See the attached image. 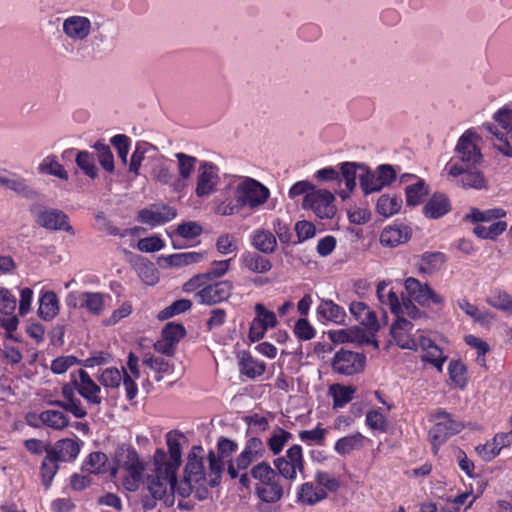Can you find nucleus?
Masks as SVG:
<instances>
[{"instance_id":"f257e3e1","label":"nucleus","mask_w":512,"mask_h":512,"mask_svg":"<svg viewBox=\"0 0 512 512\" xmlns=\"http://www.w3.org/2000/svg\"><path fill=\"white\" fill-rule=\"evenodd\" d=\"M183 435L170 431L166 434L168 452L161 448L153 455V470L148 474L141 496L144 510H152L157 501L166 495L173 496L177 485V471L182 463V450L179 438Z\"/></svg>"},{"instance_id":"f03ea898","label":"nucleus","mask_w":512,"mask_h":512,"mask_svg":"<svg viewBox=\"0 0 512 512\" xmlns=\"http://www.w3.org/2000/svg\"><path fill=\"white\" fill-rule=\"evenodd\" d=\"M250 475L256 481L255 495L262 502L274 504L283 498L286 484L268 462L261 461L252 466Z\"/></svg>"},{"instance_id":"7ed1b4c3","label":"nucleus","mask_w":512,"mask_h":512,"mask_svg":"<svg viewBox=\"0 0 512 512\" xmlns=\"http://www.w3.org/2000/svg\"><path fill=\"white\" fill-rule=\"evenodd\" d=\"M429 421L433 422V426L428 432L429 441L433 454H437L441 446L448 439L459 434L464 429V423L456 419L451 413L443 408L435 409L429 417Z\"/></svg>"},{"instance_id":"20e7f679","label":"nucleus","mask_w":512,"mask_h":512,"mask_svg":"<svg viewBox=\"0 0 512 512\" xmlns=\"http://www.w3.org/2000/svg\"><path fill=\"white\" fill-rule=\"evenodd\" d=\"M493 119L494 124L485 123L483 127L497 139L498 150L502 154L512 157V110L499 109L495 112Z\"/></svg>"},{"instance_id":"39448f33","label":"nucleus","mask_w":512,"mask_h":512,"mask_svg":"<svg viewBox=\"0 0 512 512\" xmlns=\"http://www.w3.org/2000/svg\"><path fill=\"white\" fill-rule=\"evenodd\" d=\"M266 449L264 442L258 437H250L246 440L243 450L235 459H230L227 465V473L231 479H236L240 471H246L258 460L264 458Z\"/></svg>"},{"instance_id":"423d86ee","label":"nucleus","mask_w":512,"mask_h":512,"mask_svg":"<svg viewBox=\"0 0 512 512\" xmlns=\"http://www.w3.org/2000/svg\"><path fill=\"white\" fill-rule=\"evenodd\" d=\"M273 465L280 479L285 484L288 483V490H290L292 482L297 478V472L303 473L304 471L305 460L302 447L299 444L292 445L284 456L273 460Z\"/></svg>"},{"instance_id":"0eeeda50","label":"nucleus","mask_w":512,"mask_h":512,"mask_svg":"<svg viewBox=\"0 0 512 512\" xmlns=\"http://www.w3.org/2000/svg\"><path fill=\"white\" fill-rule=\"evenodd\" d=\"M269 196V189L252 178H246L236 189V201L250 209H256L263 205Z\"/></svg>"},{"instance_id":"6e6552de","label":"nucleus","mask_w":512,"mask_h":512,"mask_svg":"<svg viewBox=\"0 0 512 512\" xmlns=\"http://www.w3.org/2000/svg\"><path fill=\"white\" fill-rule=\"evenodd\" d=\"M445 170L453 178H456L457 186L463 189H486L488 181L484 174L476 169L465 168L458 162H453L451 159L445 166Z\"/></svg>"},{"instance_id":"1a4fd4ad","label":"nucleus","mask_w":512,"mask_h":512,"mask_svg":"<svg viewBox=\"0 0 512 512\" xmlns=\"http://www.w3.org/2000/svg\"><path fill=\"white\" fill-rule=\"evenodd\" d=\"M366 365L364 353L346 349L338 350L331 359L332 370L344 376H352L361 373Z\"/></svg>"},{"instance_id":"9d476101","label":"nucleus","mask_w":512,"mask_h":512,"mask_svg":"<svg viewBox=\"0 0 512 512\" xmlns=\"http://www.w3.org/2000/svg\"><path fill=\"white\" fill-rule=\"evenodd\" d=\"M404 286L410 299L422 307L431 305L442 307L445 303L444 297L436 293L427 283H422L414 277H408Z\"/></svg>"},{"instance_id":"9b49d317","label":"nucleus","mask_w":512,"mask_h":512,"mask_svg":"<svg viewBox=\"0 0 512 512\" xmlns=\"http://www.w3.org/2000/svg\"><path fill=\"white\" fill-rule=\"evenodd\" d=\"M35 217V222L47 230L59 231L63 230L67 233L74 235L75 231L69 223L68 215L59 209L43 208L38 210H31Z\"/></svg>"},{"instance_id":"f8f14e48","label":"nucleus","mask_w":512,"mask_h":512,"mask_svg":"<svg viewBox=\"0 0 512 512\" xmlns=\"http://www.w3.org/2000/svg\"><path fill=\"white\" fill-rule=\"evenodd\" d=\"M334 200V195L328 190H313L304 196L303 207L313 210L320 219H328L335 214Z\"/></svg>"},{"instance_id":"ddd939ff","label":"nucleus","mask_w":512,"mask_h":512,"mask_svg":"<svg viewBox=\"0 0 512 512\" xmlns=\"http://www.w3.org/2000/svg\"><path fill=\"white\" fill-rule=\"evenodd\" d=\"M219 168L212 162L201 161L197 170L195 194L199 198L207 197L217 190Z\"/></svg>"},{"instance_id":"4468645a","label":"nucleus","mask_w":512,"mask_h":512,"mask_svg":"<svg viewBox=\"0 0 512 512\" xmlns=\"http://www.w3.org/2000/svg\"><path fill=\"white\" fill-rule=\"evenodd\" d=\"M176 216V208L166 204H152L138 211L137 220L154 228L172 221Z\"/></svg>"},{"instance_id":"2eb2a0df","label":"nucleus","mask_w":512,"mask_h":512,"mask_svg":"<svg viewBox=\"0 0 512 512\" xmlns=\"http://www.w3.org/2000/svg\"><path fill=\"white\" fill-rule=\"evenodd\" d=\"M477 138L476 133L467 130L458 140L456 152L459 155V164L465 168H473L480 163L482 154L473 139Z\"/></svg>"},{"instance_id":"dca6fc26","label":"nucleus","mask_w":512,"mask_h":512,"mask_svg":"<svg viewBox=\"0 0 512 512\" xmlns=\"http://www.w3.org/2000/svg\"><path fill=\"white\" fill-rule=\"evenodd\" d=\"M184 482L187 488L180 492L182 496L189 495L193 485H204L206 481V469L202 457L194 452L190 453L184 468Z\"/></svg>"},{"instance_id":"f3484780","label":"nucleus","mask_w":512,"mask_h":512,"mask_svg":"<svg viewBox=\"0 0 512 512\" xmlns=\"http://www.w3.org/2000/svg\"><path fill=\"white\" fill-rule=\"evenodd\" d=\"M255 318L250 324L249 338L251 341H259L269 328H274L278 321L275 313L268 310L263 304L257 303L254 307Z\"/></svg>"},{"instance_id":"a211bd4d","label":"nucleus","mask_w":512,"mask_h":512,"mask_svg":"<svg viewBox=\"0 0 512 512\" xmlns=\"http://www.w3.org/2000/svg\"><path fill=\"white\" fill-rule=\"evenodd\" d=\"M232 289V282L228 280L218 281L213 284H206L195 294V297L201 304L215 305L227 300L232 293Z\"/></svg>"},{"instance_id":"6ab92c4d","label":"nucleus","mask_w":512,"mask_h":512,"mask_svg":"<svg viewBox=\"0 0 512 512\" xmlns=\"http://www.w3.org/2000/svg\"><path fill=\"white\" fill-rule=\"evenodd\" d=\"M413 324L402 316L397 319L390 327V335L397 346L402 349L416 351L418 349V339L411 336L410 332Z\"/></svg>"},{"instance_id":"aec40b11","label":"nucleus","mask_w":512,"mask_h":512,"mask_svg":"<svg viewBox=\"0 0 512 512\" xmlns=\"http://www.w3.org/2000/svg\"><path fill=\"white\" fill-rule=\"evenodd\" d=\"M349 311L356 321L365 327L368 333L376 335L380 330V322L376 312L362 301H353L349 305Z\"/></svg>"},{"instance_id":"412c9836","label":"nucleus","mask_w":512,"mask_h":512,"mask_svg":"<svg viewBox=\"0 0 512 512\" xmlns=\"http://www.w3.org/2000/svg\"><path fill=\"white\" fill-rule=\"evenodd\" d=\"M79 380H73L77 392L90 404L99 405L102 402L100 386L84 369L78 370Z\"/></svg>"},{"instance_id":"4be33fe9","label":"nucleus","mask_w":512,"mask_h":512,"mask_svg":"<svg viewBox=\"0 0 512 512\" xmlns=\"http://www.w3.org/2000/svg\"><path fill=\"white\" fill-rule=\"evenodd\" d=\"M178 162L179 177L174 179L172 188L174 192L181 193L187 187V181L195 171L197 158L183 152L175 154Z\"/></svg>"},{"instance_id":"5701e85b","label":"nucleus","mask_w":512,"mask_h":512,"mask_svg":"<svg viewBox=\"0 0 512 512\" xmlns=\"http://www.w3.org/2000/svg\"><path fill=\"white\" fill-rule=\"evenodd\" d=\"M418 347L421 348L423 355L422 361L428 362L433 365L439 372H442L443 365L447 360L443 350L430 338L420 336L418 338Z\"/></svg>"},{"instance_id":"b1692460","label":"nucleus","mask_w":512,"mask_h":512,"mask_svg":"<svg viewBox=\"0 0 512 512\" xmlns=\"http://www.w3.org/2000/svg\"><path fill=\"white\" fill-rule=\"evenodd\" d=\"M411 238V230L403 224L385 227L380 234V243L385 247H397Z\"/></svg>"},{"instance_id":"393cba45","label":"nucleus","mask_w":512,"mask_h":512,"mask_svg":"<svg viewBox=\"0 0 512 512\" xmlns=\"http://www.w3.org/2000/svg\"><path fill=\"white\" fill-rule=\"evenodd\" d=\"M241 266L256 274L268 273L273 265L270 259L257 251H245L240 257Z\"/></svg>"},{"instance_id":"a878e982","label":"nucleus","mask_w":512,"mask_h":512,"mask_svg":"<svg viewBox=\"0 0 512 512\" xmlns=\"http://www.w3.org/2000/svg\"><path fill=\"white\" fill-rule=\"evenodd\" d=\"M47 452H50L59 462H72L77 458L80 446L75 440L64 438L51 445Z\"/></svg>"},{"instance_id":"bb28decb","label":"nucleus","mask_w":512,"mask_h":512,"mask_svg":"<svg viewBox=\"0 0 512 512\" xmlns=\"http://www.w3.org/2000/svg\"><path fill=\"white\" fill-rule=\"evenodd\" d=\"M250 243L257 252L272 254L277 249V238L273 232L263 228L255 229L250 234Z\"/></svg>"},{"instance_id":"cd10ccee","label":"nucleus","mask_w":512,"mask_h":512,"mask_svg":"<svg viewBox=\"0 0 512 512\" xmlns=\"http://www.w3.org/2000/svg\"><path fill=\"white\" fill-rule=\"evenodd\" d=\"M266 370V363L254 358L249 352H243L239 359V371L248 379L261 377Z\"/></svg>"},{"instance_id":"c85d7f7f","label":"nucleus","mask_w":512,"mask_h":512,"mask_svg":"<svg viewBox=\"0 0 512 512\" xmlns=\"http://www.w3.org/2000/svg\"><path fill=\"white\" fill-rule=\"evenodd\" d=\"M91 23L88 18L72 16L63 23V30L67 36L73 39L82 40L90 33Z\"/></svg>"},{"instance_id":"c756f323","label":"nucleus","mask_w":512,"mask_h":512,"mask_svg":"<svg viewBox=\"0 0 512 512\" xmlns=\"http://www.w3.org/2000/svg\"><path fill=\"white\" fill-rule=\"evenodd\" d=\"M59 313V299L54 291L41 293L39 298L38 315L44 321L53 320Z\"/></svg>"},{"instance_id":"7c9ffc66","label":"nucleus","mask_w":512,"mask_h":512,"mask_svg":"<svg viewBox=\"0 0 512 512\" xmlns=\"http://www.w3.org/2000/svg\"><path fill=\"white\" fill-rule=\"evenodd\" d=\"M451 210V204L445 194H434L424 205L423 213L431 219H438Z\"/></svg>"},{"instance_id":"2f4dec72","label":"nucleus","mask_w":512,"mask_h":512,"mask_svg":"<svg viewBox=\"0 0 512 512\" xmlns=\"http://www.w3.org/2000/svg\"><path fill=\"white\" fill-rule=\"evenodd\" d=\"M145 469L146 466L144 463L119 471L121 473L120 480L123 488L129 492L137 491L140 486L144 484Z\"/></svg>"},{"instance_id":"473e14b6","label":"nucleus","mask_w":512,"mask_h":512,"mask_svg":"<svg viewBox=\"0 0 512 512\" xmlns=\"http://www.w3.org/2000/svg\"><path fill=\"white\" fill-rule=\"evenodd\" d=\"M317 313L324 320L335 324H343L346 318V312L343 307L329 299L321 300L317 307Z\"/></svg>"},{"instance_id":"72a5a7b5","label":"nucleus","mask_w":512,"mask_h":512,"mask_svg":"<svg viewBox=\"0 0 512 512\" xmlns=\"http://www.w3.org/2000/svg\"><path fill=\"white\" fill-rule=\"evenodd\" d=\"M144 464V461L140 459L138 452L135 448L121 447L116 453V465L115 469L111 470V475L115 476L117 471H121L126 468H131Z\"/></svg>"},{"instance_id":"f704fd0d","label":"nucleus","mask_w":512,"mask_h":512,"mask_svg":"<svg viewBox=\"0 0 512 512\" xmlns=\"http://www.w3.org/2000/svg\"><path fill=\"white\" fill-rule=\"evenodd\" d=\"M326 497V491L315 488L311 482L301 484L297 490V500L305 505H315Z\"/></svg>"},{"instance_id":"c9c22d12","label":"nucleus","mask_w":512,"mask_h":512,"mask_svg":"<svg viewBox=\"0 0 512 512\" xmlns=\"http://www.w3.org/2000/svg\"><path fill=\"white\" fill-rule=\"evenodd\" d=\"M209 468L206 470V481L211 487L217 486L221 481V476L224 471V459L216 455L213 450H210L207 456Z\"/></svg>"},{"instance_id":"e433bc0d","label":"nucleus","mask_w":512,"mask_h":512,"mask_svg":"<svg viewBox=\"0 0 512 512\" xmlns=\"http://www.w3.org/2000/svg\"><path fill=\"white\" fill-rule=\"evenodd\" d=\"M486 303L508 315H512V296L500 288H495L485 299Z\"/></svg>"},{"instance_id":"4c0bfd02","label":"nucleus","mask_w":512,"mask_h":512,"mask_svg":"<svg viewBox=\"0 0 512 512\" xmlns=\"http://www.w3.org/2000/svg\"><path fill=\"white\" fill-rule=\"evenodd\" d=\"M363 168L364 165L356 164L354 162H344L341 164V172L339 182L344 181L347 191L340 192V197L345 199L349 193L352 192L356 186V169Z\"/></svg>"},{"instance_id":"58836bf2","label":"nucleus","mask_w":512,"mask_h":512,"mask_svg":"<svg viewBox=\"0 0 512 512\" xmlns=\"http://www.w3.org/2000/svg\"><path fill=\"white\" fill-rule=\"evenodd\" d=\"M364 439L365 437L360 432L341 437L335 442L334 450L339 455L350 454L363 446Z\"/></svg>"},{"instance_id":"ea45409f","label":"nucleus","mask_w":512,"mask_h":512,"mask_svg":"<svg viewBox=\"0 0 512 512\" xmlns=\"http://www.w3.org/2000/svg\"><path fill=\"white\" fill-rule=\"evenodd\" d=\"M58 471L59 461L50 452H47L40 465V478L46 489L52 485Z\"/></svg>"},{"instance_id":"a19ab883","label":"nucleus","mask_w":512,"mask_h":512,"mask_svg":"<svg viewBox=\"0 0 512 512\" xmlns=\"http://www.w3.org/2000/svg\"><path fill=\"white\" fill-rule=\"evenodd\" d=\"M203 252H181L163 257L166 265L169 267H183L190 264L198 263L204 259Z\"/></svg>"},{"instance_id":"79ce46f5","label":"nucleus","mask_w":512,"mask_h":512,"mask_svg":"<svg viewBox=\"0 0 512 512\" xmlns=\"http://www.w3.org/2000/svg\"><path fill=\"white\" fill-rule=\"evenodd\" d=\"M449 379L458 389H465L468 383V371L461 360L452 359L448 365Z\"/></svg>"},{"instance_id":"37998d69","label":"nucleus","mask_w":512,"mask_h":512,"mask_svg":"<svg viewBox=\"0 0 512 512\" xmlns=\"http://www.w3.org/2000/svg\"><path fill=\"white\" fill-rule=\"evenodd\" d=\"M429 193L428 185L424 179H417L415 183L405 188L406 203L408 206H417L422 203Z\"/></svg>"},{"instance_id":"c03bdc74","label":"nucleus","mask_w":512,"mask_h":512,"mask_svg":"<svg viewBox=\"0 0 512 512\" xmlns=\"http://www.w3.org/2000/svg\"><path fill=\"white\" fill-rule=\"evenodd\" d=\"M402 207V198L397 195H382L376 203V211L384 217L398 213Z\"/></svg>"},{"instance_id":"a18cd8bd","label":"nucleus","mask_w":512,"mask_h":512,"mask_svg":"<svg viewBox=\"0 0 512 512\" xmlns=\"http://www.w3.org/2000/svg\"><path fill=\"white\" fill-rule=\"evenodd\" d=\"M377 296L379 301L389 306L391 312L396 316H399L402 313V303L400 302L396 292L393 290H387V285L385 283H379L377 285Z\"/></svg>"},{"instance_id":"49530a36","label":"nucleus","mask_w":512,"mask_h":512,"mask_svg":"<svg viewBox=\"0 0 512 512\" xmlns=\"http://www.w3.org/2000/svg\"><path fill=\"white\" fill-rule=\"evenodd\" d=\"M39 420L43 425L54 430H62L69 424L68 417L61 411L48 409L39 414Z\"/></svg>"},{"instance_id":"de8ad7c7","label":"nucleus","mask_w":512,"mask_h":512,"mask_svg":"<svg viewBox=\"0 0 512 512\" xmlns=\"http://www.w3.org/2000/svg\"><path fill=\"white\" fill-rule=\"evenodd\" d=\"M110 298L109 295H105L101 292H89L84 291L83 298V309H86L93 315H100L105 307V298Z\"/></svg>"},{"instance_id":"09e8293b","label":"nucleus","mask_w":512,"mask_h":512,"mask_svg":"<svg viewBox=\"0 0 512 512\" xmlns=\"http://www.w3.org/2000/svg\"><path fill=\"white\" fill-rule=\"evenodd\" d=\"M329 392L333 398V407L343 408L352 400L356 389L353 386L334 384L329 388Z\"/></svg>"},{"instance_id":"8fccbe9b","label":"nucleus","mask_w":512,"mask_h":512,"mask_svg":"<svg viewBox=\"0 0 512 512\" xmlns=\"http://www.w3.org/2000/svg\"><path fill=\"white\" fill-rule=\"evenodd\" d=\"M0 184L11 189L25 198H31L35 195V191L26 184L25 179L14 176L12 178L0 175Z\"/></svg>"},{"instance_id":"3c124183","label":"nucleus","mask_w":512,"mask_h":512,"mask_svg":"<svg viewBox=\"0 0 512 512\" xmlns=\"http://www.w3.org/2000/svg\"><path fill=\"white\" fill-rule=\"evenodd\" d=\"M506 214V211L502 208H491L483 211L478 208H472L471 213L466 215L465 218L473 223L489 222L504 218Z\"/></svg>"},{"instance_id":"603ef678","label":"nucleus","mask_w":512,"mask_h":512,"mask_svg":"<svg viewBox=\"0 0 512 512\" xmlns=\"http://www.w3.org/2000/svg\"><path fill=\"white\" fill-rule=\"evenodd\" d=\"M96 150L98 162L102 168L108 173H113L115 170L114 157L109 145L104 143L103 140H98L93 145Z\"/></svg>"},{"instance_id":"864d4df0","label":"nucleus","mask_w":512,"mask_h":512,"mask_svg":"<svg viewBox=\"0 0 512 512\" xmlns=\"http://www.w3.org/2000/svg\"><path fill=\"white\" fill-rule=\"evenodd\" d=\"M506 229L507 222L499 220L489 226L476 225L473 232L478 238L496 240Z\"/></svg>"},{"instance_id":"5fc2aeb1","label":"nucleus","mask_w":512,"mask_h":512,"mask_svg":"<svg viewBox=\"0 0 512 512\" xmlns=\"http://www.w3.org/2000/svg\"><path fill=\"white\" fill-rule=\"evenodd\" d=\"M457 304L466 315L480 324L488 323L494 317L490 312H481L476 305L470 303L466 298L459 299Z\"/></svg>"},{"instance_id":"6e6d98bb","label":"nucleus","mask_w":512,"mask_h":512,"mask_svg":"<svg viewBox=\"0 0 512 512\" xmlns=\"http://www.w3.org/2000/svg\"><path fill=\"white\" fill-rule=\"evenodd\" d=\"M75 162L82 172L91 179H95L98 176V171L95 166V160L92 153L86 150L79 151L76 155Z\"/></svg>"},{"instance_id":"4d7b16f0","label":"nucleus","mask_w":512,"mask_h":512,"mask_svg":"<svg viewBox=\"0 0 512 512\" xmlns=\"http://www.w3.org/2000/svg\"><path fill=\"white\" fill-rule=\"evenodd\" d=\"M39 171L41 173L56 176L62 180L68 179L67 171L64 169L63 165H61L56 160V157L53 155L47 156L43 159V161L39 165Z\"/></svg>"},{"instance_id":"13d9d810","label":"nucleus","mask_w":512,"mask_h":512,"mask_svg":"<svg viewBox=\"0 0 512 512\" xmlns=\"http://www.w3.org/2000/svg\"><path fill=\"white\" fill-rule=\"evenodd\" d=\"M327 431L320 425H317L312 430H302L298 433L299 439L308 446L311 445H324Z\"/></svg>"},{"instance_id":"bf43d9fd","label":"nucleus","mask_w":512,"mask_h":512,"mask_svg":"<svg viewBox=\"0 0 512 512\" xmlns=\"http://www.w3.org/2000/svg\"><path fill=\"white\" fill-rule=\"evenodd\" d=\"M512 444V430L510 432H500L497 433L493 438V444L491 445V449L489 453L484 456L486 461H490L499 455L500 451L504 447H508Z\"/></svg>"},{"instance_id":"052dcab7","label":"nucleus","mask_w":512,"mask_h":512,"mask_svg":"<svg viewBox=\"0 0 512 512\" xmlns=\"http://www.w3.org/2000/svg\"><path fill=\"white\" fill-rule=\"evenodd\" d=\"M123 379V371L116 367H109L102 371L98 377V381L106 388H118Z\"/></svg>"},{"instance_id":"680f3d73","label":"nucleus","mask_w":512,"mask_h":512,"mask_svg":"<svg viewBox=\"0 0 512 512\" xmlns=\"http://www.w3.org/2000/svg\"><path fill=\"white\" fill-rule=\"evenodd\" d=\"M446 261V256L442 252H425L421 255V271H432L439 269Z\"/></svg>"},{"instance_id":"e2e57ef3","label":"nucleus","mask_w":512,"mask_h":512,"mask_svg":"<svg viewBox=\"0 0 512 512\" xmlns=\"http://www.w3.org/2000/svg\"><path fill=\"white\" fill-rule=\"evenodd\" d=\"M349 342L359 346L372 345L374 349H379V342L375 338V335L370 333L367 334L363 329L359 327L350 328Z\"/></svg>"},{"instance_id":"0e129e2a","label":"nucleus","mask_w":512,"mask_h":512,"mask_svg":"<svg viewBox=\"0 0 512 512\" xmlns=\"http://www.w3.org/2000/svg\"><path fill=\"white\" fill-rule=\"evenodd\" d=\"M203 232V228L195 221L180 223L174 231V235L182 239H195Z\"/></svg>"},{"instance_id":"69168bd1","label":"nucleus","mask_w":512,"mask_h":512,"mask_svg":"<svg viewBox=\"0 0 512 512\" xmlns=\"http://www.w3.org/2000/svg\"><path fill=\"white\" fill-rule=\"evenodd\" d=\"M192 307V302L188 299H178L174 301L171 305L160 311L158 314V318L160 320H166L175 315L184 313L190 310Z\"/></svg>"},{"instance_id":"338daca9","label":"nucleus","mask_w":512,"mask_h":512,"mask_svg":"<svg viewBox=\"0 0 512 512\" xmlns=\"http://www.w3.org/2000/svg\"><path fill=\"white\" fill-rule=\"evenodd\" d=\"M366 425L375 431L386 432L387 431V419L383 413H381L380 409H373L367 412Z\"/></svg>"},{"instance_id":"774afa93","label":"nucleus","mask_w":512,"mask_h":512,"mask_svg":"<svg viewBox=\"0 0 512 512\" xmlns=\"http://www.w3.org/2000/svg\"><path fill=\"white\" fill-rule=\"evenodd\" d=\"M314 479L325 491L336 492L340 488L339 479L329 472L316 471Z\"/></svg>"}]
</instances>
